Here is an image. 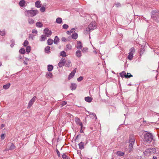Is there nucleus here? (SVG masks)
Listing matches in <instances>:
<instances>
[{
	"label": "nucleus",
	"mask_w": 159,
	"mask_h": 159,
	"mask_svg": "<svg viewBox=\"0 0 159 159\" xmlns=\"http://www.w3.org/2000/svg\"><path fill=\"white\" fill-rule=\"evenodd\" d=\"M121 77L123 78L125 77L126 78H129L130 77H132L133 75L130 74L129 76L126 75V73L125 72L123 71L120 74Z\"/></svg>",
	"instance_id": "8"
},
{
	"label": "nucleus",
	"mask_w": 159,
	"mask_h": 159,
	"mask_svg": "<svg viewBox=\"0 0 159 159\" xmlns=\"http://www.w3.org/2000/svg\"><path fill=\"white\" fill-rule=\"evenodd\" d=\"M135 142V138L134 136H130L129 138V144L133 145Z\"/></svg>",
	"instance_id": "10"
},
{
	"label": "nucleus",
	"mask_w": 159,
	"mask_h": 159,
	"mask_svg": "<svg viewBox=\"0 0 159 159\" xmlns=\"http://www.w3.org/2000/svg\"><path fill=\"white\" fill-rule=\"evenodd\" d=\"M152 159H157V157L156 156H153Z\"/></svg>",
	"instance_id": "54"
},
{
	"label": "nucleus",
	"mask_w": 159,
	"mask_h": 159,
	"mask_svg": "<svg viewBox=\"0 0 159 159\" xmlns=\"http://www.w3.org/2000/svg\"><path fill=\"white\" fill-rule=\"evenodd\" d=\"M67 104V102L65 101L62 102L61 104V107L66 105Z\"/></svg>",
	"instance_id": "49"
},
{
	"label": "nucleus",
	"mask_w": 159,
	"mask_h": 159,
	"mask_svg": "<svg viewBox=\"0 0 159 159\" xmlns=\"http://www.w3.org/2000/svg\"><path fill=\"white\" fill-rule=\"evenodd\" d=\"M11 84L10 83H8L3 86V88L4 89H8L10 87Z\"/></svg>",
	"instance_id": "26"
},
{
	"label": "nucleus",
	"mask_w": 159,
	"mask_h": 159,
	"mask_svg": "<svg viewBox=\"0 0 159 159\" xmlns=\"http://www.w3.org/2000/svg\"><path fill=\"white\" fill-rule=\"evenodd\" d=\"M53 43V40L51 39H49L48 40V44L49 45H51Z\"/></svg>",
	"instance_id": "33"
},
{
	"label": "nucleus",
	"mask_w": 159,
	"mask_h": 159,
	"mask_svg": "<svg viewBox=\"0 0 159 159\" xmlns=\"http://www.w3.org/2000/svg\"><path fill=\"white\" fill-rule=\"evenodd\" d=\"M4 126H5V125L4 124H2L1 125V127L2 128L4 127Z\"/></svg>",
	"instance_id": "55"
},
{
	"label": "nucleus",
	"mask_w": 159,
	"mask_h": 159,
	"mask_svg": "<svg viewBox=\"0 0 159 159\" xmlns=\"http://www.w3.org/2000/svg\"><path fill=\"white\" fill-rule=\"evenodd\" d=\"M40 1H38L35 2V6L37 8H39L41 7V5L40 4Z\"/></svg>",
	"instance_id": "23"
},
{
	"label": "nucleus",
	"mask_w": 159,
	"mask_h": 159,
	"mask_svg": "<svg viewBox=\"0 0 159 159\" xmlns=\"http://www.w3.org/2000/svg\"><path fill=\"white\" fill-rule=\"evenodd\" d=\"M83 79V78L82 76H80L79 78L77 79V81L79 82H80Z\"/></svg>",
	"instance_id": "45"
},
{
	"label": "nucleus",
	"mask_w": 159,
	"mask_h": 159,
	"mask_svg": "<svg viewBox=\"0 0 159 159\" xmlns=\"http://www.w3.org/2000/svg\"><path fill=\"white\" fill-rule=\"evenodd\" d=\"M36 26L39 27H41L43 26V24L40 22H38L36 23Z\"/></svg>",
	"instance_id": "30"
},
{
	"label": "nucleus",
	"mask_w": 159,
	"mask_h": 159,
	"mask_svg": "<svg viewBox=\"0 0 159 159\" xmlns=\"http://www.w3.org/2000/svg\"><path fill=\"white\" fill-rule=\"evenodd\" d=\"M65 58H62L59 62L58 65L60 67H61L65 65Z\"/></svg>",
	"instance_id": "11"
},
{
	"label": "nucleus",
	"mask_w": 159,
	"mask_h": 159,
	"mask_svg": "<svg viewBox=\"0 0 159 159\" xmlns=\"http://www.w3.org/2000/svg\"><path fill=\"white\" fill-rule=\"evenodd\" d=\"M29 44V42H28V41H27V40H25L24 42V43L23 44V45H24V46H26Z\"/></svg>",
	"instance_id": "40"
},
{
	"label": "nucleus",
	"mask_w": 159,
	"mask_h": 159,
	"mask_svg": "<svg viewBox=\"0 0 159 159\" xmlns=\"http://www.w3.org/2000/svg\"><path fill=\"white\" fill-rule=\"evenodd\" d=\"M116 154L118 156H122L124 155V153L120 151H118L116 152Z\"/></svg>",
	"instance_id": "31"
},
{
	"label": "nucleus",
	"mask_w": 159,
	"mask_h": 159,
	"mask_svg": "<svg viewBox=\"0 0 159 159\" xmlns=\"http://www.w3.org/2000/svg\"><path fill=\"white\" fill-rule=\"evenodd\" d=\"M155 150V148H150L147 149L144 152V155L145 156H148L151 155L152 152L154 151Z\"/></svg>",
	"instance_id": "5"
},
{
	"label": "nucleus",
	"mask_w": 159,
	"mask_h": 159,
	"mask_svg": "<svg viewBox=\"0 0 159 159\" xmlns=\"http://www.w3.org/2000/svg\"><path fill=\"white\" fill-rule=\"evenodd\" d=\"M76 68L74 69L73 71H72L70 74L69 75L68 79L69 80L72 78L74 76L76 72Z\"/></svg>",
	"instance_id": "12"
},
{
	"label": "nucleus",
	"mask_w": 159,
	"mask_h": 159,
	"mask_svg": "<svg viewBox=\"0 0 159 159\" xmlns=\"http://www.w3.org/2000/svg\"><path fill=\"white\" fill-rule=\"evenodd\" d=\"M5 32L4 30H0V35L2 36H3L5 34Z\"/></svg>",
	"instance_id": "43"
},
{
	"label": "nucleus",
	"mask_w": 159,
	"mask_h": 159,
	"mask_svg": "<svg viewBox=\"0 0 159 159\" xmlns=\"http://www.w3.org/2000/svg\"><path fill=\"white\" fill-rule=\"evenodd\" d=\"M88 50V48H84L82 50V51L83 52H86Z\"/></svg>",
	"instance_id": "52"
},
{
	"label": "nucleus",
	"mask_w": 159,
	"mask_h": 159,
	"mask_svg": "<svg viewBox=\"0 0 159 159\" xmlns=\"http://www.w3.org/2000/svg\"><path fill=\"white\" fill-rule=\"evenodd\" d=\"M75 120V122L76 123L79 125H80L81 126V128H82V123L80 121V119L78 118H76Z\"/></svg>",
	"instance_id": "14"
},
{
	"label": "nucleus",
	"mask_w": 159,
	"mask_h": 159,
	"mask_svg": "<svg viewBox=\"0 0 159 159\" xmlns=\"http://www.w3.org/2000/svg\"><path fill=\"white\" fill-rule=\"evenodd\" d=\"M73 29H72L71 30H70V32L69 31H67V32H66V33L67 34H70V33H72L73 32Z\"/></svg>",
	"instance_id": "51"
},
{
	"label": "nucleus",
	"mask_w": 159,
	"mask_h": 159,
	"mask_svg": "<svg viewBox=\"0 0 159 159\" xmlns=\"http://www.w3.org/2000/svg\"><path fill=\"white\" fill-rule=\"evenodd\" d=\"M59 40V39L57 36H56L54 40V43L55 44H57Z\"/></svg>",
	"instance_id": "28"
},
{
	"label": "nucleus",
	"mask_w": 159,
	"mask_h": 159,
	"mask_svg": "<svg viewBox=\"0 0 159 159\" xmlns=\"http://www.w3.org/2000/svg\"><path fill=\"white\" fill-rule=\"evenodd\" d=\"M53 66L52 65H48L47 66L48 70L49 71H51L53 70Z\"/></svg>",
	"instance_id": "22"
},
{
	"label": "nucleus",
	"mask_w": 159,
	"mask_h": 159,
	"mask_svg": "<svg viewBox=\"0 0 159 159\" xmlns=\"http://www.w3.org/2000/svg\"><path fill=\"white\" fill-rule=\"evenodd\" d=\"M39 13L38 11L37 10H26L25 11V16H28L33 17Z\"/></svg>",
	"instance_id": "1"
},
{
	"label": "nucleus",
	"mask_w": 159,
	"mask_h": 159,
	"mask_svg": "<svg viewBox=\"0 0 159 159\" xmlns=\"http://www.w3.org/2000/svg\"><path fill=\"white\" fill-rule=\"evenodd\" d=\"M78 37V34L77 33L73 34L72 35V38L74 39H76Z\"/></svg>",
	"instance_id": "32"
},
{
	"label": "nucleus",
	"mask_w": 159,
	"mask_h": 159,
	"mask_svg": "<svg viewBox=\"0 0 159 159\" xmlns=\"http://www.w3.org/2000/svg\"><path fill=\"white\" fill-rule=\"evenodd\" d=\"M26 51L27 52H29L30 51L31 48L30 47L28 46L27 47L26 49Z\"/></svg>",
	"instance_id": "42"
},
{
	"label": "nucleus",
	"mask_w": 159,
	"mask_h": 159,
	"mask_svg": "<svg viewBox=\"0 0 159 159\" xmlns=\"http://www.w3.org/2000/svg\"><path fill=\"white\" fill-rule=\"evenodd\" d=\"M5 138V134H2L1 135V138L2 140L4 139Z\"/></svg>",
	"instance_id": "48"
},
{
	"label": "nucleus",
	"mask_w": 159,
	"mask_h": 159,
	"mask_svg": "<svg viewBox=\"0 0 159 159\" xmlns=\"http://www.w3.org/2000/svg\"><path fill=\"white\" fill-rule=\"evenodd\" d=\"M28 22L30 24H33L34 23V20L33 19L29 18Z\"/></svg>",
	"instance_id": "27"
},
{
	"label": "nucleus",
	"mask_w": 159,
	"mask_h": 159,
	"mask_svg": "<svg viewBox=\"0 0 159 159\" xmlns=\"http://www.w3.org/2000/svg\"><path fill=\"white\" fill-rule=\"evenodd\" d=\"M77 87V85L75 84L72 83L71 86L70 87V89L71 90H73L76 89Z\"/></svg>",
	"instance_id": "21"
},
{
	"label": "nucleus",
	"mask_w": 159,
	"mask_h": 159,
	"mask_svg": "<svg viewBox=\"0 0 159 159\" xmlns=\"http://www.w3.org/2000/svg\"><path fill=\"white\" fill-rule=\"evenodd\" d=\"M127 75H128V76H129V75H130V73H127Z\"/></svg>",
	"instance_id": "57"
},
{
	"label": "nucleus",
	"mask_w": 159,
	"mask_h": 159,
	"mask_svg": "<svg viewBox=\"0 0 159 159\" xmlns=\"http://www.w3.org/2000/svg\"><path fill=\"white\" fill-rule=\"evenodd\" d=\"M53 75L50 72H48L46 73V77L48 79L51 78L53 77Z\"/></svg>",
	"instance_id": "15"
},
{
	"label": "nucleus",
	"mask_w": 159,
	"mask_h": 159,
	"mask_svg": "<svg viewBox=\"0 0 159 159\" xmlns=\"http://www.w3.org/2000/svg\"><path fill=\"white\" fill-rule=\"evenodd\" d=\"M71 65V61L69 60H66L65 59V66L67 67H69Z\"/></svg>",
	"instance_id": "13"
},
{
	"label": "nucleus",
	"mask_w": 159,
	"mask_h": 159,
	"mask_svg": "<svg viewBox=\"0 0 159 159\" xmlns=\"http://www.w3.org/2000/svg\"><path fill=\"white\" fill-rule=\"evenodd\" d=\"M153 13L152 18L157 22H159V11H155Z\"/></svg>",
	"instance_id": "3"
},
{
	"label": "nucleus",
	"mask_w": 159,
	"mask_h": 159,
	"mask_svg": "<svg viewBox=\"0 0 159 159\" xmlns=\"http://www.w3.org/2000/svg\"><path fill=\"white\" fill-rule=\"evenodd\" d=\"M20 59L21 58V56H20Z\"/></svg>",
	"instance_id": "60"
},
{
	"label": "nucleus",
	"mask_w": 159,
	"mask_h": 159,
	"mask_svg": "<svg viewBox=\"0 0 159 159\" xmlns=\"http://www.w3.org/2000/svg\"><path fill=\"white\" fill-rule=\"evenodd\" d=\"M66 47L67 49L68 50H71L72 48V46L70 44H68L66 45Z\"/></svg>",
	"instance_id": "39"
},
{
	"label": "nucleus",
	"mask_w": 159,
	"mask_h": 159,
	"mask_svg": "<svg viewBox=\"0 0 159 159\" xmlns=\"http://www.w3.org/2000/svg\"><path fill=\"white\" fill-rule=\"evenodd\" d=\"M50 49V48L49 46H47L45 48V52L47 53H48V52H49Z\"/></svg>",
	"instance_id": "38"
},
{
	"label": "nucleus",
	"mask_w": 159,
	"mask_h": 159,
	"mask_svg": "<svg viewBox=\"0 0 159 159\" xmlns=\"http://www.w3.org/2000/svg\"><path fill=\"white\" fill-rule=\"evenodd\" d=\"M32 33L34 34H37V31L35 30H32Z\"/></svg>",
	"instance_id": "50"
},
{
	"label": "nucleus",
	"mask_w": 159,
	"mask_h": 159,
	"mask_svg": "<svg viewBox=\"0 0 159 159\" xmlns=\"http://www.w3.org/2000/svg\"><path fill=\"white\" fill-rule=\"evenodd\" d=\"M129 151L130 152L133 150V145L129 144Z\"/></svg>",
	"instance_id": "41"
},
{
	"label": "nucleus",
	"mask_w": 159,
	"mask_h": 159,
	"mask_svg": "<svg viewBox=\"0 0 159 159\" xmlns=\"http://www.w3.org/2000/svg\"><path fill=\"white\" fill-rule=\"evenodd\" d=\"M76 55L78 57H80L81 56V52L80 51L77 50L76 52Z\"/></svg>",
	"instance_id": "25"
},
{
	"label": "nucleus",
	"mask_w": 159,
	"mask_h": 159,
	"mask_svg": "<svg viewBox=\"0 0 159 159\" xmlns=\"http://www.w3.org/2000/svg\"><path fill=\"white\" fill-rule=\"evenodd\" d=\"M57 153L58 155V156L59 157L60 156V152H59V151L58 150H57Z\"/></svg>",
	"instance_id": "53"
},
{
	"label": "nucleus",
	"mask_w": 159,
	"mask_h": 159,
	"mask_svg": "<svg viewBox=\"0 0 159 159\" xmlns=\"http://www.w3.org/2000/svg\"><path fill=\"white\" fill-rule=\"evenodd\" d=\"M82 47L81 43L80 41H77V48L78 49H81Z\"/></svg>",
	"instance_id": "17"
},
{
	"label": "nucleus",
	"mask_w": 159,
	"mask_h": 159,
	"mask_svg": "<svg viewBox=\"0 0 159 159\" xmlns=\"http://www.w3.org/2000/svg\"><path fill=\"white\" fill-rule=\"evenodd\" d=\"M62 157L63 159H70V158L65 154H63Z\"/></svg>",
	"instance_id": "36"
},
{
	"label": "nucleus",
	"mask_w": 159,
	"mask_h": 159,
	"mask_svg": "<svg viewBox=\"0 0 159 159\" xmlns=\"http://www.w3.org/2000/svg\"><path fill=\"white\" fill-rule=\"evenodd\" d=\"M68 26L66 24H64L63 25V28L64 29H67L68 28Z\"/></svg>",
	"instance_id": "46"
},
{
	"label": "nucleus",
	"mask_w": 159,
	"mask_h": 159,
	"mask_svg": "<svg viewBox=\"0 0 159 159\" xmlns=\"http://www.w3.org/2000/svg\"><path fill=\"white\" fill-rule=\"evenodd\" d=\"M47 37L45 35H42L41 36L39 40L40 41H43L46 39Z\"/></svg>",
	"instance_id": "20"
},
{
	"label": "nucleus",
	"mask_w": 159,
	"mask_h": 159,
	"mask_svg": "<svg viewBox=\"0 0 159 159\" xmlns=\"http://www.w3.org/2000/svg\"><path fill=\"white\" fill-rule=\"evenodd\" d=\"M24 64H26V65L28 64V63H27V62H26L25 61H24Z\"/></svg>",
	"instance_id": "56"
},
{
	"label": "nucleus",
	"mask_w": 159,
	"mask_h": 159,
	"mask_svg": "<svg viewBox=\"0 0 159 159\" xmlns=\"http://www.w3.org/2000/svg\"><path fill=\"white\" fill-rule=\"evenodd\" d=\"M25 59H26V61H29V59H28L27 58H26Z\"/></svg>",
	"instance_id": "58"
},
{
	"label": "nucleus",
	"mask_w": 159,
	"mask_h": 159,
	"mask_svg": "<svg viewBox=\"0 0 159 159\" xmlns=\"http://www.w3.org/2000/svg\"><path fill=\"white\" fill-rule=\"evenodd\" d=\"M19 52L20 53L22 54H24L25 53V50L24 48H21L19 50Z\"/></svg>",
	"instance_id": "37"
},
{
	"label": "nucleus",
	"mask_w": 159,
	"mask_h": 159,
	"mask_svg": "<svg viewBox=\"0 0 159 159\" xmlns=\"http://www.w3.org/2000/svg\"><path fill=\"white\" fill-rule=\"evenodd\" d=\"M36 98L35 96L30 101L28 104V108H30L34 102Z\"/></svg>",
	"instance_id": "6"
},
{
	"label": "nucleus",
	"mask_w": 159,
	"mask_h": 159,
	"mask_svg": "<svg viewBox=\"0 0 159 159\" xmlns=\"http://www.w3.org/2000/svg\"><path fill=\"white\" fill-rule=\"evenodd\" d=\"M89 27L91 30H93L96 28V24L94 22H91L89 25Z\"/></svg>",
	"instance_id": "9"
},
{
	"label": "nucleus",
	"mask_w": 159,
	"mask_h": 159,
	"mask_svg": "<svg viewBox=\"0 0 159 159\" xmlns=\"http://www.w3.org/2000/svg\"><path fill=\"white\" fill-rule=\"evenodd\" d=\"M62 21V19L61 18H58L56 20V22L59 24L61 23Z\"/></svg>",
	"instance_id": "35"
},
{
	"label": "nucleus",
	"mask_w": 159,
	"mask_h": 159,
	"mask_svg": "<svg viewBox=\"0 0 159 159\" xmlns=\"http://www.w3.org/2000/svg\"><path fill=\"white\" fill-rule=\"evenodd\" d=\"M135 51V50L134 48H132L130 49V52L127 57L129 60H132L133 57V54Z\"/></svg>",
	"instance_id": "4"
},
{
	"label": "nucleus",
	"mask_w": 159,
	"mask_h": 159,
	"mask_svg": "<svg viewBox=\"0 0 159 159\" xmlns=\"http://www.w3.org/2000/svg\"><path fill=\"white\" fill-rule=\"evenodd\" d=\"M60 55L63 57H65L66 56V52L64 51H62L60 52Z\"/></svg>",
	"instance_id": "29"
},
{
	"label": "nucleus",
	"mask_w": 159,
	"mask_h": 159,
	"mask_svg": "<svg viewBox=\"0 0 159 159\" xmlns=\"http://www.w3.org/2000/svg\"><path fill=\"white\" fill-rule=\"evenodd\" d=\"M84 143L81 142L79 144V148L80 149H83L84 148Z\"/></svg>",
	"instance_id": "18"
},
{
	"label": "nucleus",
	"mask_w": 159,
	"mask_h": 159,
	"mask_svg": "<svg viewBox=\"0 0 159 159\" xmlns=\"http://www.w3.org/2000/svg\"><path fill=\"white\" fill-rule=\"evenodd\" d=\"M16 147L14 144L12 143L10 147L9 148V150H13Z\"/></svg>",
	"instance_id": "34"
},
{
	"label": "nucleus",
	"mask_w": 159,
	"mask_h": 159,
	"mask_svg": "<svg viewBox=\"0 0 159 159\" xmlns=\"http://www.w3.org/2000/svg\"><path fill=\"white\" fill-rule=\"evenodd\" d=\"M44 34L45 36L47 37H49L51 35L52 32L51 31L49 30L48 29L46 28L44 30Z\"/></svg>",
	"instance_id": "7"
},
{
	"label": "nucleus",
	"mask_w": 159,
	"mask_h": 159,
	"mask_svg": "<svg viewBox=\"0 0 159 159\" xmlns=\"http://www.w3.org/2000/svg\"><path fill=\"white\" fill-rule=\"evenodd\" d=\"M2 65V63L0 62V66H1Z\"/></svg>",
	"instance_id": "59"
},
{
	"label": "nucleus",
	"mask_w": 159,
	"mask_h": 159,
	"mask_svg": "<svg viewBox=\"0 0 159 159\" xmlns=\"http://www.w3.org/2000/svg\"><path fill=\"white\" fill-rule=\"evenodd\" d=\"M45 10V8L44 7H42L40 8V11L42 12H44Z\"/></svg>",
	"instance_id": "44"
},
{
	"label": "nucleus",
	"mask_w": 159,
	"mask_h": 159,
	"mask_svg": "<svg viewBox=\"0 0 159 159\" xmlns=\"http://www.w3.org/2000/svg\"><path fill=\"white\" fill-rule=\"evenodd\" d=\"M153 139V135L150 133H147L144 135V140L147 142H151Z\"/></svg>",
	"instance_id": "2"
},
{
	"label": "nucleus",
	"mask_w": 159,
	"mask_h": 159,
	"mask_svg": "<svg viewBox=\"0 0 159 159\" xmlns=\"http://www.w3.org/2000/svg\"><path fill=\"white\" fill-rule=\"evenodd\" d=\"M93 100L92 98L88 96V97H86L85 98V101L88 102H92V100Z\"/></svg>",
	"instance_id": "16"
},
{
	"label": "nucleus",
	"mask_w": 159,
	"mask_h": 159,
	"mask_svg": "<svg viewBox=\"0 0 159 159\" xmlns=\"http://www.w3.org/2000/svg\"><path fill=\"white\" fill-rule=\"evenodd\" d=\"M91 29L89 27L86 28L84 30V33L85 34H87L88 33L90 34V31L91 30Z\"/></svg>",
	"instance_id": "24"
},
{
	"label": "nucleus",
	"mask_w": 159,
	"mask_h": 159,
	"mask_svg": "<svg viewBox=\"0 0 159 159\" xmlns=\"http://www.w3.org/2000/svg\"><path fill=\"white\" fill-rule=\"evenodd\" d=\"M61 40L63 42H66L67 41V39L66 38L63 37L61 38Z\"/></svg>",
	"instance_id": "47"
},
{
	"label": "nucleus",
	"mask_w": 159,
	"mask_h": 159,
	"mask_svg": "<svg viewBox=\"0 0 159 159\" xmlns=\"http://www.w3.org/2000/svg\"><path fill=\"white\" fill-rule=\"evenodd\" d=\"M26 2L25 1L22 0L19 2V5L21 7H23L25 5Z\"/></svg>",
	"instance_id": "19"
}]
</instances>
